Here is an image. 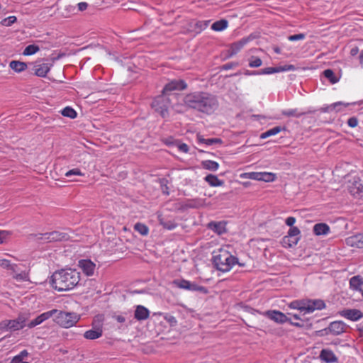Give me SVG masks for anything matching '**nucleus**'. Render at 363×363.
Returning <instances> with one entry per match:
<instances>
[{
  "label": "nucleus",
  "mask_w": 363,
  "mask_h": 363,
  "mask_svg": "<svg viewBox=\"0 0 363 363\" xmlns=\"http://www.w3.org/2000/svg\"><path fill=\"white\" fill-rule=\"evenodd\" d=\"M184 104L188 107L200 112L211 114L218 108L216 98L206 92H194L186 95Z\"/></svg>",
  "instance_id": "obj_1"
},
{
  "label": "nucleus",
  "mask_w": 363,
  "mask_h": 363,
  "mask_svg": "<svg viewBox=\"0 0 363 363\" xmlns=\"http://www.w3.org/2000/svg\"><path fill=\"white\" fill-rule=\"evenodd\" d=\"M80 279V273L76 269H61L52 274L50 284L52 288L57 291H66L76 287L79 283Z\"/></svg>",
  "instance_id": "obj_2"
},
{
  "label": "nucleus",
  "mask_w": 363,
  "mask_h": 363,
  "mask_svg": "<svg viewBox=\"0 0 363 363\" xmlns=\"http://www.w3.org/2000/svg\"><path fill=\"white\" fill-rule=\"evenodd\" d=\"M229 247H222L213 252V262L216 269L223 272H229L238 263V259L228 251Z\"/></svg>",
  "instance_id": "obj_3"
},
{
  "label": "nucleus",
  "mask_w": 363,
  "mask_h": 363,
  "mask_svg": "<svg viewBox=\"0 0 363 363\" xmlns=\"http://www.w3.org/2000/svg\"><path fill=\"white\" fill-rule=\"evenodd\" d=\"M187 88V84L183 79H174L169 82L166 84L160 94L162 101H166L164 104V108L160 111V116L162 118L166 117L168 115V108L171 106V101L169 99V96L176 98V92L185 90Z\"/></svg>",
  "instance_id": "obj_4"
},
{
  "label": "nucleus",
  "mask_w": 363,
  "mask_h": 363,
  "mask_svg": "<svg viewBox=\"0 0 363 363\" xmlns=\"http://www.w3.org/2000/svg\"><path fill=\"white\" fill-rule=\"evenodd\" d=\"M79 319V315L76 313L57 310L55 314L54 321L62 328H69L74 326Z\"/></svg>",
  "instance_id": "obj_5"
},
{
  "label": "nucleus",
  "mask_w": 363,
  "mask_h": 363,
  "mask_svg": "<svg viewBox=\"0 0 363 363\" xmlns=\"http://www.w3.org/2000/svg\"><path fill=\"white\" fill-rule=\"evenodd\" d=\"M28 314L20 313L16 319L4 320L0 322V330L16 331L23 329L27 326Z\"/></svg>",
  "instance_id": "obj_6"
},
{
  "label": "nucleus",
  "mask_w": 363,
  "mask_h": 363,
  "mask_svg": "<svg viewBox=\"0 0 363 363\" xmlns=\"http://www.w3.org/2000/svg\"><path fill=\"white\" fill-rule=\"evenodd\" d=\"M240 177L241 179H250L256 181H262L265 182H272L275 181L277 176L272 172H244L240 174Z\"/></svg>",
  "instance_id": "obj_7"
},
{
  "label": "nucleus",
  "mask_w": 363,
  "mask_h": 363,
  "mask_svg": "<svg viewBox=\"0 0 363 363\" xmlns=\"http://www.w3.org/2000/svg\"><path fill=\"white\" fill-rule=\"evenodd\" d=\"M102 320L103 318L101 316L96 317L92 323V328L84 333V338L96 340L101 337L103 335Z\"/></svg>",
  "instance_id": "obj_8"
},
{
  "label": "nucleus",
  "mask_w": 363,
  "mask_h": 363,
  "mask_svg": "<svg viewBox=\"0 0 363 363\" xmlns=\"http://www.w3.org/2000/svg\"><path fill=\"white\" fill-rule=\"evenodd\" d=\"M347 188L349 192L356 198L363 196V182L358 177H354L348 180Z\"/></svg>",
  "instance_id": "obj_9"
},
{
  "label": "nucleus",
  "mask_w": 363,
  "mask_h": 363,
  "mask_svg": "<svg viewBox=\"0 0 363 363\" xmlns=\"http://www.w3.org/2000/svg\"><path fill=\"white\" fill-rule=\"evenodd\" d=\"M264 315L272 320L277 323H284L290 321V319L282 312L277 310L267 311Z\"/></svg>",
  "instance_id": "obj_10"
},
{
  "label": "nucleus",
  "mask_w": 363,
  "mask_h": 363,
  "mask_svg": "<svg viewBox=\"0 0 363 363\" xmlns=\"http://www.w3.org/2000/svg\"><path fill=\"white\" fill-rule=\"evenodd\" d=\"M78 267L82 269L83 273L87 277L94 275L96 264L90 259H81L78 262Z\"/></svg>",
  "instance_id": "obj_11"
},
{
  "label": "nucleus",
  "mask_w": 363,
  "mask_h": 363,
  "mask_svg": "<svg viewBox=\"0 0 363 363\" xmlns=\"http://www.w3.org/2000/svg\"><path fill=\"white\" fill-rule=\"evenodd\" d=\"M56 312H57V310L53 309V310L43 313L40 315H39L38 317H36L35 319L31 320L30 323H28L27 324V326L29 328H33L41 324L46 320H48L50 318L53 316Z\"/></svg>",
  "instance_id": "obj_12"
},
{
  "label": "nucleus",
  "mask_w": 363,
  "mask_h": 363,
  "mask_svg": "<svg viewBox=\"0 0 363 363\" xmlns=\"http://www.w3.org/2000/svg\"><path fill=\"white\" fill-rule=\"evenodd\" d=\"M325 307V303L320 299H306V313H311L315 310H321Z\"/></svg>",
  "instance_id": "obj_13"
},
{
  "label": "nucleus",
  "mask_w": 363,
  "mask_h": 363,
  "mask_svg": "<svg viewBox=\"0 0 363 363\" xmlns=\"http://www.w3.org/2000/svg\"><path fill=\"white\" fill-rule=\"evenodd\" d=\"M347 325L342 321H333L325 329L326 333L338 335L345 331Z\"/></svg>",
  "instance_id": "obj_14"
},
{
  "label": "nucleus",
  "mask_w": 363,
  "mask_h": 363,
  "mask_svg": "<svg viewBox=\"0 0 363 363\" xmlns=\"http://www.w3.org/2000/svg\"><path fill=\"white\" fill-rule=\"evenodd\" d=\"M296 70V67L293 65H286L284 66H279L276 67H267L262 69L260 71V74H271L277 72H282L287 71H294Z\"/></svg>",
  "instance_id": "obj_15"
},
{
  "label": "nucleus",
  "mask_w": 363,
  "mask_h": 363,
  "mask_svg": "<svg viewBox=\"0 0 363 363\" xmlns=\"http://www.w3.org/2000/svg\"><path fill=\"white\" fill-rule=\"evenodd\" d=\"M340 314L352 321H357L363 317V313L358 309H345L340 311Z\"/></svg>",
  "instance_id": "obj_16"
},
{
  "label": "nucleus",
  "mask_w": 363,
  "mask_h": 363,
  "mask_svg": "<svg viewBox=\"0 0 363 363\" xmlns=\"http://www.w3.org/2000/svg\"><path fill=\"white\" fill-rule=\"evenodd\" d=\"M347 245L352 247L363 248V233L348 237L345 240Z\"/></svg>",
  "instance_id": "obj_17"
},
{
  "label": "nucleus",
  "mask_w": 363,
  "mask_h": 363,
  "mask_svg": "<svg viewBox=\"0 0 363 363\" xmlns=\"http://www.w3.org/2000/svg\"><path fill=\"white\" fill-rule=\"evenodd\" d=\"M350 286L354 291L359 293L363 298V279L360 276H354L350 280Z\"/></svg>",
  "instance_id": "obj_18"
},
{
  "label": "nucleus",
  "mask_w": 363,
  "mask_h": 363,
  "mask_svg": "<svg viewBox=\"0 0 363 363\" xmlns=\"http://www.w3.org/2000/svg\"><path fill=\"white\" fill-rule=\"evenodd\" d=\"M250 41L249 38H242L241 40L232 43L230 46L228 52L230 56L238 54Z\"/></svg>",
  "instance_id": "obj_19"
},
{
  "label": "nucleus",
  "mask_w": 363,
  "mask_h": 363,
  "mask_svg": "<svg viewBox=\"0 0 363 363\" xmlns=\"http://www.w3.org/2000/svg\"><path fill=\"white\" fill-rule=\"evenodd\" d=\"M319 358L321 361L326 363H334L337 362V357L330 349H323L320 351Z\"/></svg>",
  "instance_id": "obj_20"
},
{
  "label": "nucleus",
  "mask_w": 363,
  "mask_h": 363,
  "mask_svg": "<svg viewBox=\"0 0 363 363\" xmlns=\"http://www.w3.org/2000/svg\"><path fill=\"white\" fill-rule=\"evenodd\" d=\"M226 223L224 221H211L207 225V228L218 235H222L226 232Z\"/></svg>",
  "instance_id": "obj_21"
},
{
  "label": "nucleus",
  "mask_w": 363,
  "mask_h": 363,
  "mask_svg": "<svg viewBox=\"0 0 363 363\" xmlns=\"http://www.w3.org/2000/svg\"><path fill=\"white\" fill-rule=\"evenodd\" d=\"M52 65L43 63L34 67L35 74L40 77H45L50 70Z\"/></svg>",
  "instance_id": "obj_22"
},
{
  "label": "nucleus",
  "mask_w": 363,
  "mask_h": 363,
  "mask_svg": "<svg viewBox=\"0 0 363 363\" xmlns=\"http://www.w3.org/2000/svg\"><path fill=\"white\" fill-rule=\"evenodd\" d=\"M330 231L329 225L324 223H317L313 226V233L315 235H325Z\"/></svg>",
  "instance_id": "obj_23"
},
{
  "label": "nucleus",
  "mask_w": 363,
  "mask_h": 363,
  "mask_svg": "<svg viewBox=\"0 0 363 363\" xmlns=\"http://www.w3.org/2000/svg\"><path fill=\"white\" fill-rule=\"evenodd\" d=\"M67 235L65 233L57 231L44 234V238L50 241H61L67 239Z\"/></svg>",
  "instance_id": "obj_24"
},
{
  "label": "nucleus",
  "mask_w": 363,
  "mask_h": 363,
  "mask_svg": "<svg viewBox=\"0 0 363 363\" xmlns=\"http://www.w3.org/2000/svg\"><path fill=\"white\" fill-rule=\"evenodd\" d=\"M204 180L211 186L213 187L216 186H221L223 185L224 182L223 180H220L218 179V177L216 175L214 174H208L205 178Z\"/></svg>",
  "instance_id": "obj_25"
},
{
  "label": "nucleus",
  "mask_w": 363,
  "mask_h": 363,
  "mask_svg": "<svg viewBox=\"0 0 363 363\" xmlns=\"http://www.w3.org/2000/svg\"><path fill=\"white\" fill-rule=\"evenodd\" d=\"M149 316L148 310L143 306H138L135 311V318L138 320H145Z\"/></svg>",
  "instance_id": "obj_26"
},
{
  "label": "nucleus",
  "mask_w": 363,
  "mask_h": 363,
  "mask_svg": "<svg viewBox=\"0 0 363 363\" xmlns=\"http://www.w3.org/2000/svg\"><path fill=\"white\" fill-rule=\"evenodd\" d=\"M289 307L291 309H297L306 313V299L295 300L289 304Z\"/></svg>",
  "instance_id": "obj_27"
},
{
  "label": "nucleus",
  "mask_w": 363,
  "mask_h": 363,
  "mask_svg": "<svg viewBox=\"0 0 363 363\" xmlns=\"http://www.w3.org/2000/svg\"><path fill=\"white\" fill-rule=\"evenodd\" d=\"M228 26V21L225 19H221L214 22L211 25V29L214 31L220 32L225 30Z\"/></svg>",
  "instance_id": "obj_28"
},
{
  "label": "nucleus",
  "mask_w": 363,
  "mask_h": 363,
  "mask_svg": "<svg viewBox=\"0 0 363 363\" xmlns=\"http://www.w3.org/2000/svg\"><path fill=\"white\" fill-rule=\"evenodd\" d=\"M9 67L16 72H21L27 69L26 62L13 60L10 62Z\"/></svg>",
  "instance_id": "obj_29"
},
{
  "label": "nucleus",
  "mask_w": 363,
  "mask_h": 363,
  "mask_svg": "<svg viewBox=\"0 0 363 363\" xmlns=\"http://www.w3.org/2000/svg\"><path fill=\"white\" fill-rule=\"evenodd\" d=\"M284 129H285L284 128H281L280 126L274 127V128H271V129H269V130L262 133L260 135V138L261 139H265L267 138L275 135L279 133L281 130H283Z\"/></svg>",
  "instance_id": "obj_30"
},
{
  "label": "nucleus",
  "mask_w": 363,
  "mask_h": 363,
  "mask_svg": "<svg viewBox=\"0 0 363 363\" xmlns=\"http://www.w3.org/2000/svg\"><path fill=\"white\" fill-rule=\"evenodd\" d=\"M134 230L143 236H146L149 233L148 227L142 223H136L133 227Z\"/></svg>",
  "instance_id": "obj_31"
},
{
  "label": "nucleus",
  "mask_w": 363,
  "mask_h": 363,
  "mask_svg": "<svg viewBox=\"0 0 363 363\" xmlns=\"http://www.w3.org/2000/svg\"><path fill=\"white\" fill-rule=\"evenodd\" d=\"M202 167L208 170L216 171L219 168V164L213 160H204L201 163Z\"/></svg>",
  "instance_id": "obj_32"
},
{
  "label": "nucleus",
  "mask_w": 363,
  "mask_h": 363,
  "mask_svg": "<svg viewBox=\"0 0 363 363\" xmlns=\"http://www.w3.org/2000/svg\"><path fill=\"white\" fill-rule=\"evenodd\" d=\"M299 238H293L291 237H289V235H286L284 237L282 240V244L284 247H291L296 245L299 241Z\"/></svg>",
  "instance_id": "obj_33"
},
{
  "label": "nucleus",
  "mask_w": 363,
  "mask_h": 363,
  "mask_svg": "<svg viewBox=\"0 0 363 363\" xmlns=\"http://www.w3.org/2000/svg\"><path fill=\"white\" fill-rule=\"evenodd\" d=\"M198 141L200 143H204L207 145H212L213 144H220L222 143V140L220 138H209L205 139L201 135L197 136Z\"/></svg>",
  "instance_id": "obj_34"
},
{
  "label": "nucleus",
  "mask_w": 363,
  "mask_h": 363,
  "mask_svg": "<svg viewBox=\"0 0 363 363\" xmlns=\"http://www.w3.org/2000/svg\"><path fill=\"white\" fill-rule=\"evenodd\" d=\"M188 291H199L204 294H206L208 292V289L205 286L198 285L196 283L191 281H189Z\"/></svg>",
  "instance_id": "obj_35"
},
{
  "label": "nucleus",
  "mask_w": 363,
  "mask_h": 363,
  "mask_svg": "<svg viewBox=\"0 0 363 363\" xmlns=\"http://www.w3.org/2000/svg\"><path fill=\"white\" fill-rule=\"evenodd\" d=\"M282 115L287 117L299 118L303 115V113L298 111L297 108L286 109L282 111Z\"/></svg>",
  "instance_id": "obj_36"
},
{
  "label": "nucleus",
  "mask_w": 363,
  "mask_h": 363,
  "mask_svg": "<svg viewBox=\"0 0 363 363\" xmlns=\"http://www.w3.org/2000/svg\"><path fill=\"white\" fill-rule=\"evenodd\" d=\"M40 50V48L36 45H29L24 49L23 55L25 56H29L35 54Z\"/></svg>",
  "instance_id": "obj_37"
},
{
  "label": "nucleus",
  "mask_w": 363,
  "mask_h": 363,
  "mask_svg": "<svg viewBox=\"0 0 363 363\" xmlns=\"http://www.w3.org/2000/svg\"><path fill=\"white\" fill-rule=\"evenodd\" d=\"M61 113L63 116L68 117L69 118L74 119L77 117V114L75 110H74L72 108L69 106H67L64 108Z\"/></svg>",
  "instance_id": "obj_38"
},
{
  "label": "nucleus",
  "mask_w": 363,
  "mask_h": 363,
  "mask_svg": "<svg viewBox=\"0 0 363 363\" xmlns=\"http://www.w3.org/2000/svg\"><path fill=\"white\" fill-rule=\"evenodd\" d=\"M323 75L326 77L332 84H335L338 82V79L334 74L332 69H328L323 72Z\"/></svg>",
  "instance_id": "obj_39"
},
{
  "label": "nucleus",
  "mask_w": 363,
  "mask_h": 363,
  "mask_svg": "<svg viewBox=\"0 0 363 363\" xmlns=\"http://www.w3.org/2000/svg\"><path fill=\"white\" fill-rule=\"evenodd\" d=\"M13 278L18 281H29L28 273L26 272H21V273H15Z\"/></svg>",
  "instance_id": "obj_40"
},
{
  "label": "nucleus",
  "mask_w": 363,
  "mask_h": 363,
  "mask_svg": "<svg viewBox=\"0 0 363 363\" xmlns=\"http://www.w3.org/2000/svg\"><path fill=\"white\" fill-rule=\"evenodd\" d=\"M0 267L5 269H11L13 272H16V267H17V265L15 264H11L9 260L2 259H0Z\"/></svg>",
  "instance_id": "obj_41"
},
{
  "label": "nucleus",
  "mask_w": 363,
  "mask_h": 363,
  "mask_svg": "<svg viewBox=\"0 0 363 363\" xmlns=\"http://www.w3.org/2000/svg\"><path fill=\"white\" fill-rule=\"evenodd\" d=\"M17 21V18L15 16H10L7 18H5L2 19L0 22V24L3 26H11L12 24L16 23Z\"/></svg>",
  "instance_id": "obj_42"
},
{
  "label": "nucleus",
  "mask_w": 363,
  "mask_h": 363,
  "mask_svg": "<svg viewBox=\"0 0 363 363\" xmlns=\"http://www.w3.org/2000/svg\"><path fill=\"white\" fill-rule=\"evenodd\" d=\"M262 61L258 57L252 56L249 60V67H259L262 65Z\"/></svg>",
  "instance_id": "obj_43"
},
{
  "label": "nucleus",
  "mask_w": 363,
  "mask_h": 363,
  "mask_svg": "<svg viewBox=\"0 0 363 363\" xmlns=\"http://www.w3.org/2000/svg\"><path fill=\"white\" fill-rule=\"evenodd\" d=\"M189 281H190L186 279L174 280V284L179 289L188 290Z\"/></svg>",
  "instance_id": "obj_44"
},
{
  "label": "nucleus",
  "mask_w": 363,
  "mask_h": 363,
  "mask_svg": "<svg viewBox=\"0 0 363 363\" xmlns=\"http://www.w3.org/2000/svg\"><path fill=\"white\" fill-rule=\"evenodd\" d=\"M11 233L8 230H0V244L6 242L10 238Z\"/></svg>",
  "instance_id": "obj_45"
},
{
  "label": "nucleus",
  "mask_w": 363,
  "mask_h": 363,
  "mask_svg": "<svg viewBox=\"0 0 363 363\" xmlns=\"http://www.w3.org/2000/svg\"><path fill=\"white\" fill-rule=\"evenodd\" d=\"M65 177H69L71 176H84V173H83L79 168H74V169H70L69 171H67L65 174Z\"/></svg>",
  "instance_id": "obj_46"
},
{
  "label": "nucleus",
  "mask_w": 363,
  "mask_h": 363,
  "mask_svg": "<svg viewBox=\"0 0 363 363\" xmlns=\"http://www.w3.org/2000/svg\"><path fill=\"white\" fill-rule=\"evenodd\" d=\"M350 105V104L348 103H343V102H341V101H339V102H336V103H334L331 106H330V108L332 109H335L337 111H340L342 110V108L344 107H347Z\"/></svg>",
  "instance_id": "obj_47"
},
{
  "label": "nucleus",
  "mask_w": 363,
  "mask_h": 363,
  "mask_svg": "<svg viewBox=\"0 0 363 363\" xmlns=\"http://www.w3.org/2000/svg\"><path fill=\"white\" fill-rule=\"evenodd\" d=\"M301 233L300 230L297 227H291V228L288 231V235L293 238H298Z\"/></svg>",
  "instance_id": "obj_48"
},
{
  "label": "nucleus",
  "mask_w": 363,
  "mask_h": 363,
  "mask_svg": "<svg viewBox=\"0 0 363 363\" xmlns=\"http://www.w3.org/2000/svg\"><path fill=\"white\" fill-rule=\"evenodd\" d=\"M27 355H28V352L26 350L21 351L19 354H18L13 357V359H12V363H16L17 362H21Z\"/></svg>",
  "instance_id": "obj_49"
},
{
  "label": "nucleus",
  "mask_w": 363,
  "mask_h": 363,
  "mask_svg": "<svg viewBox=\"0 0 363 363\" xmlns=\"http://www.w3.org/2000/svg\"><path fill=\"white\" fill-rule=\"evenodd\" d=\"M164 318L169 324L170 326H175L177 325V319L173 315L166 314L164 316Z\"/></svg>",
  "instance_id": "obj_50"
},
{
  "label": "nucleus",
  "mask_w": 363,
  "mask_h": 363,
  "mask_svg": "<svg viewBox=\"0 0 363 363\" xmlns=\"http://www.w3.org/2000/svg\"><path fill=\"white\" fill-rule=\"evenodd\" d=\"M306 35L303 33H299L296 35H289L288 37V40L289 41H296V40H301L305 39Z\"/></svg>",
  "instance_id": "obj_51"
},
{
  "label": "nucleus",
  "mask_w": 363,
  "mask_h": 363,
  "mask_svg": "<svg viewBox=\"0 0 363 363\" xmlns=\"http://www.w3.org/2000/svg\"><path fill=\"white\" fill-rule=\"evenodd\" d=\"M160 224H162L164 228L167 230H173L177 226V224L174 221L160 222Z\"/></svg>",
  "instance_id": "obj_52"
},
{
  "label": "nucleus",
  "mask_w": 363,
  "mask_h": 363,
  "mask_svg": "<svg viewBox=\"0 0 363 363\" xmlns=\"http://www.w3.org/2000/svg\"><path fill=\"white\" fill-rule=\"evenodd\" d=\"M176 145L178 147L179 150L184 153H187L189 150V146L186 143H180L179 142H177Z\"/></svg>",
  "instance_id": "obj_53"
},
{
  "label": "nucleus",
  "mask_w": 363,
  "mask_h": 363,
  "mask_svg": "<svg viewBox=\"0 0 363 363\" xmlns=\"http://www.w3.org/2000/svg\"><path fill=\"white\" fill-rule=\"evenodd\" d=\"M347 124L350 128H355L358 125V119L356 117H351L348 119Z\"/></svg>",
  "instance_id": "obj_54"
},
{
  "label": "nucleus",
  "mask_w": 363,
  "mask_h": 363,
  "mask_svg": "<svg viewBox=\"0 0 363 363\" xmlns=\"http://www.w3.org/2000/svg\"><path fill=\"white\" fill-rule=\"evenodd\" d=\"M208 22L209 21H198L196 23L195 26L196 28H199L200 31H201L206 28H207V26H208Z\"/></svg>",
  "instance_id": "obj_55"
},
{
  "label": "nucleus",
  "mask_w": 363,
  "mask_h": 363,
  "mask_svg": "<svg viewBox=\"0 0 363 363\" xmlns=\"http://www.w3.org/2000/svg\"><path fill=\"white\" fill-rule=\"evenodd\" d=\"M296 218L293 217V216H290V217H288L286 220H285V223L288 225V226H290V227H294V224L296 223Z\"/></svg>",
  "instance_id": "obj_56"
},
{
  "label": "nucleus",
  "mask_w": 363,
  "mask_h": 363,
  "mask_svg": "<svg viewBox=\"0 0 363 363\" xmlns=\"http://www.w3.org/2000/svg\"><path fill=\"white\" fill-rule=\"evenodd\" d=\"M78 9L80 11H84L88 8V4L86 2H80L77 4Z\"/></svg>",
  "instance_id": "obj_57"
},
{
  "label": "nucleus",
  "mask_w": 363,
  "mask_h": 363,
  "mask_svg": "<svg viewBox=\"0 0 363 363\" xmlns=\"http://www.w3.org/2000/svg\"><path fill=\"white\" fill-rule=\"evenodd\" d=\"M160 189L162 191L163 194L169 195V193L167 190L168 187L166 185H164L163 182L162 181H160Z\"/></svg>",
  "instance_id": "obj_58"
},
{
  "label": "nucleus",
  "mask_w": 363,
  "mask_h": 363,
  "mask_svg": "<svg viewBox=\"0 0 363 363\" xmlns=\"http://www.w3.org/2000/svg\"><path fill=\"white\" fill-rule=\"evenodd\" d=\"M357 327L359 336L363 338V322L359 323Z\"/></svg>",
  "instance_id": "obj_59"
},
{
  "label": "nucleus",
  "mask_w": 363,
  "mask_h": 363,
  "mask_svg": "<svg viewBox=\"0 0 363 363\" xmlns=\"http://www.w3.org/2000/svg\"><path fill=\"white\" fill-rule=\"evenodd\" d=\"M358 52H359V48L357 46L352 48L350 50V55H352V56H354V55H357Z\"/></svg>",
  "instance_id": "obj_60"
},
{
  "label": "nucleus",
  "mask_w": 363,
  "mask_h": 363,
  "mask_svg": "<svg viewBox=\"0 0 363 363\" xmlns=\"http://www.w3.org/2000/svg\"><path fill=\"white\" fill-rule=\"evenodd\" d=\"M164 143L165 144H167V145H176L177 141H174V140L172 138H169V139H167V140H164Z\"/></svg>",
  "instance_id": "obj_61"
},
{
  "label": "nucleus",
  "mask_w": 363,
  "mask_h": 363,
  "mask_svg": "<svg viewBox=\"0 0 363 363\" xmlns=\"http://www.w3.org/2000/svg\"><path fill=\"white\" fill-rule=\"evenodd\" d=\"M116 320L118 322V323H123L125 321V318L124 316L123 315H116L115 317Z\"/></svg>",
  "instance_id": "obj_62"
},
{
  "label": "nucleus",
  "mask_w": 363,
  "mask_h": 363,
  "mask_svg": "<svg viewBox=\"0 0 363 363\" xmlns=\"http://www.w3.org/2000/svg\"><path fill=\"white\" fill-rule=\"evenodd\" d=\"M233 65L232 63H227L225 65H223V69H225V70H228L231 68H233Z\"/></svg>",
  "instance_id": "obj_63"
},
{
  "label": "nucleus",
  "mask_w": 363,
  "mask_h": 363,
  "mask_svg": "<svg viewBox=\"0 0 363 363\" xmlns=\"http://www.w3.org/2000/svg\"><path fill=\"white\" fill-rule=\"evenodd\" d=\"M359 62L362 65H363V50L359 55Z\"/></svg>",
  "instance_id": "obj_64"
}]
</instances>
